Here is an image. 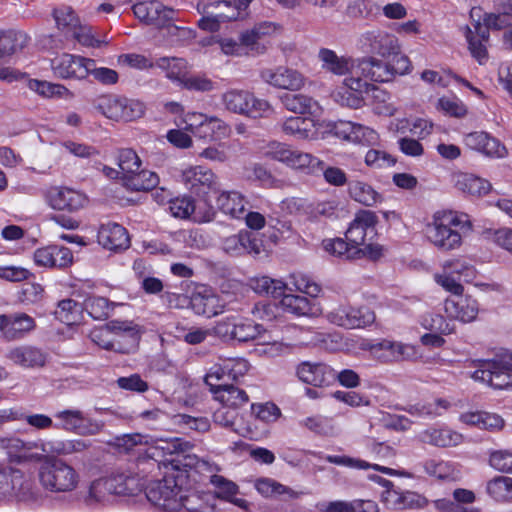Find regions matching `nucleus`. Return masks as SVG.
<instances>
[{
  "label": "nucleus",
  "mask_w": 512,
  "mask_h": 512,
  "mask_svg": "<svg viewBox=\"0 0 512 512\" xmlns=\"http://www.w3.org/2000/svg\"><path fill=\"white\" fill-rule=\"evenodd\" d=\"M21 470L12 467L0 468V499L13 494L14 484L20 480Z\"/></svg>",
  "instance_id": "774afa93"
},
{
  "label": "nucleus",
  "mask_w": 512,
  "mask_h": 512,
  "mask_svg": "<svg viewBox=\"0 0 512 512\" xmlns=\"http://www.w3.org/2000/svg\"><path fill=\"white\" fill-rule=\"evenodd\" d=\"M117 165L121 172L122 178L125 183L128 182V178L134 173L138 172L141 168V160L137 153L130 149H121L117 155Z\"/></svg>",
  "instance_id": "3c124183"
},
{
  "label": "nucleus",
  "mask_w": 512,
  "mask_h": 512,
  "mask_svg": "<svg viewBox=\"0 0 512 512\" xmlns=\"http://www.w3.org/2000/svg\"><path fill=\"white\" fill-rule=\"evenodd\" d=\"M221 102L231 113L252 119L268 117L273 108L269 101L257 98L252 92L244 89H229L221 95Z\"/></svg>",
  "instance_id": "20e7f679"
},
{
  "label": "nucleus",
  "mask_w": 512,
  "mask_h": 512,
  "mask_svg": "<svg viewBox=\"0 0 512 512\" xmlns=\"http://www.w3.org/2000/svg\"><path fill=\"white\" fill-rule=\"evenodd\" d=\"M465 145L488 157L503 158L507 155L506 147L501 142L484 131H475L465 135Z\"/></svg>",
  "instance_id": "393cba45"
},
{
  "label": "nucleus",
  "mask_w": 512,
  "mask_h": 512,
  "mask_svg": "<svg viewBox=\"0 0 512 512\" xmlns=\"http://www.w3.org/2000/svg\"><path fill=\"white\" fill-rule=\"evenodd\" d=\"M97 241L103 248L111 251L125 250L130 246L127 230L115 222H107L100 225Z\"/></svg>",
  "instance_id": "cd10ccee"
},
{
  "label": "nucleus",
  "mask_w": 512,
  "mask_h": 512,
  "mask_svg": "<svg viewBox=\"0 0 512 512\" xmlns=\"http://www.w3.org/2000/svg\"><path fill=\"white\" fill-rule=\"evenodd\" d=\"M189 303L196 314L206 317L216 316L223 311L219 296L205 286L192 293Z\"/></svg>",
  "instance_id": "c756f323"
},
{
  "label": "nucleus",
  "mask_w": 512,
  "mask_h": 512,
  "mask_svg": "<svg viewBox=\"0 0 512 512\" xmlns=\"http://www.w3.org/2000/svg\"><path fill=\"white\" fill-rule=\"evenodd\" d=\"M210 483L215 488V497L221 500L226 501L239 492V486L235 482L218 474L210 476Z\"/></svg>",
  "instance_id": "69168bd1"
},
{
  "label": "nucleus",
  "mask_w": 512,
  "mask_h": 512,
  "mask_svg": "<svg viewBox=\"0 0 512 512\" xmlns=\"http://www.w3.org/2000/svg\"><path fill=\"white\" fill-rule=\"evenodd\" d=\"M445 311L450 317L469 323L476 319L479 305L477 300L461 294L457 298L445 301Z\"/></svg>",
  "instance_id": "2f4dec72"
},
{
  "label": "nucleus",
  "mask_w": 512,
  "mask_h": 512,
  "mask_svg": "<svg viewBox=\"0 0 512 512\" xmlns=\"http://www.w3.org/2000/svg\"><path fill=\"white\" fill-rule=\"evenodd\" d=\"M38 476L43 488L55 493L73 491L80 479L78 472L61 459L43 463Z\"/></svg>",
  "instance_id": "39448f33"
},
{
  "label": "nucleus",
  "mask_w": 512,
  "mask_h": 512,
  "mask_svg": "<svg viewBox=\"0 0 512 512\" xmlns=\"http://www.w3.org/2000/svg\"><path fill=\"white\" fill-rule=\"evenodd\" d=\"M35 327V320L26 313L0 315V331L9 340L21 339Z\"/></svg>",
  "instance_id": "b1692460"
},
{
  "label": "nucleus",
  "mask_w": 512,
  "mask_h": 512,
  "mask_svg": "<svg viewBox=\"0 0 512 512\" xmlns=\"http://www.w3.org/2000/svg\"><path fill=\"white\" fill-rule=\"evenodd\" d=\"M169 210L176 218L192 219L194 222H209L214 217V211L207 200L196 203L191 197L184 196L169 201Z\"/></svg>",
  "instance_id": "f8f14e48"
},
{
  "label": "nucleus",
  "mask_w": 512,
  "mask_h": 512,
  "mask_svg": "<svg viewBox=\"0 0 512 512\" xmlns=\"http://www.w3.org/2000/svg\"><path fill=\"white\" fill-rule=\"evenodd\" d=\"M55 418L60 421L55 424L57 429H63L67 432L78 434V424L81 420V411L77 409H65L55 414Z\"/></svg>",
  "instance_id": "338daca9"
},
{
  "label": "nucleus",
  "mask_w": 512,
  "mask_h": 512,
  "mask_svg": "<svg viewBox=\"0 0 512 512\" xmlns=\"http://www.w3.org/2000/svg\"><path fill=\"white\" fill-rule=\"evenodd\" d=\"M488 455L490 467L501 473L512 474V449H494Z\"/></svg>",
  "instance_id": "052dcab7"
},
{
  "label": "nucleus",
  "mask_w": 512,
  "mask_h": 512,
  "mask_svg": "<svg viewBox=\"0 0 512 512\" xmlns=\"http://www.w3.org/2000/svg\"><path fill=\"white\" fill-rule=\"evenodd\" d=\"M332 131L338 138L354 143L373 145L378 141L376 131L351 121H337L333 125Z\"/></svg>",
  "instance_id": "4be33fe9"
},
{
  "label": "nucleus",
  "mask_w": 512,
  "mask_h": 512,
  "mask_svg": "<svg viewBox=\"0 0 512 512\" xmlns=\"http://www.w3.org/2000/svg\"><path fill=\"white\" fill-rule=\"evenodd\" d=\"M177 477L168 474L150 483L146 488L149 502L166 512H216L208 494L183 489Z\"/></svg>",
  "instance_id": "f257e3e1"
},
{
  "label": "nucleus",
  "mask_w": 512,
  "mask_h": 512,
  "mask_svg": "<svg viewBox=\"0 0 512 512\" xmlns=\"http://www.w3.org/2000/svg\"><path fill=\"white\" fill-rule=\"evenodd\" d=\"M323 247L329 254L342 259L351 260L360 258V248L351 245L348 240L341 238L324 240Z\"/></svg>",
  "instance_id": "49530a36"
},
{
  "label": "nucleus",
  "mask_w": 512,
  "mask_h": 512,
  "mask_svg": "<svg viewBox=\"0 0 512 512\" xmlns=\"http://www.w3.org/2000/svg\"><path fill=\"white\" fill-rule=\"evenodd\" d=\"M281 305L283 309L296 316H305L312 313L310 301L300 295L284 294L281 296Z\"/></svg>",
  "instance_id": "6e6d98bb"
},
{
  "label": "nucleus",
  "mask_w": 512,
  "mask_h": 512,
  "mask_svg": "<svg viewBox=\"0 0 512 512\" xmlns=\"http://www.w3.org/2000/svg\"><path fill=\"white\" fill-rule=\"evenodd\" d=\"M203 17L198 21L200 29L210 32L218 31L220 24L237 20L240 12L230 1H209L203 5Z\"/></svg>",
  "instance_id": "6e6552de"
},
{
  "label": "nucleus",
  "mask_w": 512,
  "mask_h": 512,
  "mask_svg": "<svg viewBox=\"0 0 512 512\" xmlns=\"http://www.w3.org/2000/svg\"><path fill=\"white\" fill-rule=\"evenodd\" d=\"M413 470L416 474H425L441 480L453 478L456 472L453 463L436 458H427L417 463Z\"/></svg>",
  "instance_id": "e433bc0d"
},
{
  "label": "nucleus",
  "mask_w": 512,
  "mask_h": 512,
  "mask_svg": "<svg viewBox=\"0 0 512 512\" xmlns=\"http://www.w3.org/2000/svg\"><path fill=\"white\" fill-rule=\"evenodd\" d=\"M234 324V338L239 342H247L250 340H254L257 337H259L262 334V332H264V328L262 325L256 324L250 319L234 318Z\"/></svg>",
  "instance_id": "5fc2aeb1"
},
{
  "label": "nucleus",
  "mask_w": 512,
  "mask_h": 512,
  "mask_svg": "<svg viewBox=\"0 0 512 512\" xmlns=\"http://www.w3.org/2000/svg\"><path fill=\"white\" fill-rule=\"evenodd\" d=\"M134 15L142 22L157 27L169 25L174 20L175 10L156 0L138 1L133 5Z\"/></svg>",
  "instance_id": "a211bd4d"
},
{
  "label": "nucleus",
  "mask_w": 512,
  "mask_h": 512,
  "mask_svg": "<svg viewBox=\"0 0 512 512\" xmlns=\"http://www.w3.org/2000/svg\"><path fill=\"white\" fill-rule=\"evenodd\" d=\"M155 66L166 72V77L173 82L182 84L188 74L187 62L183 58L160 57L156 59Z\"/></svg>",
  "instance_id": "ea45409f"
},
{
  "label": "nucleus",
  "mask_w": 512,
  "mask_h": 512,
  "mask_svg": "<svg viewBox=\"0 0 512 512\" xmlns=\"http://www.w3.org/2000/svg\"><path fill=\"white\" fill-rule=\"evenodd\" d=\"M289 167L310 175H319L323 169V161L310 153L295 149Z\"/></svg>",
  "instance_id": "09e8293b"
},
{
  "label": "nucleus",
  "mask_w": 512,
  "mask_h": 512,
  "mask_svg": "<svg viewBox=\"0 0 512 512\" xmlns=\"http://www.w3.org/2000/svg\"><path fill=\"white\" fill-rule=\"evenodd\" d=\"M331 323L347 328H364L374 323L376 316L369 307H352L341 305L328 314Z\"/></svg>",
  "instance_id": "1a4fd4ad"
},
{
  "label": "nucleus",
  "mask_w": 512,
  "mask_h": 512,
  "mask_svg": "<svg viewBox=\"0 0 512 512\" xmlns=\"http://www.w3.org/2000/svg\"><path fill=\"white\" fill-rule=\"evenodd\" d=\"M456 187L464 193L481 196L487 194L491 189V184L473 174H460L456 179Z\"/></svg>",
  "instance_id": "a18cd8bd"
},
{
  "label": "nucleus",
  "mask_w": 512,
  "mask_h": 512,
  "mask_svg": "<svg viewBox=\"0 0 512 512\" xmlns=\"http://www.w3.org/2000/svg\"><path fill=\"white\" fill-rule=\"evenodd\" d=\"M348 191L352 199L365 206H374L381 201V195L371 185L363 181L351 182Z\"/></svg>",
  "instance_id": "de8ad7c7"
},
{
  "label": "nucleus",
  "mask_w": 512,
  "mask_h": 512,
  "mask_svg": "<svg viewBox=\"0 0 512 512\" xmlns=\"http://www.w3.org/2000/svg\"><path fill=\"white\" fill-rule=\"evenodd\" d=\"M7 358L24 369H41L49 360V353L34 345H19L10 349Z\"/></svg>",
  "instance_id": "aec40b11"
},
{
  "label": "nucleus",
  "mask_w": 512,
  "mask_h": 512,
  "mask_svg": "<svg viewBox=\"0 0 512 512\" xmlns=\"http://www.w3.org/2000/svg\"><path fill=\"white\" fill-rule=\"evenodd\" d=\"M359 44L364 51L383 58L391 57L400 49L397 37L381 29L362 33L359 37Z\"/></svg>",
  "instance_id": "9d476101"
},
{
  "label": "nucleus",
  "mask_w": 512,
  "mask_h": 512,
  "mask_svg": "<svg viewBox=\"0 0 512 512\" xmlns=\"http://www.w3.org/2000/svg\"><path fill=\"white\" fill-rule=\"evenodd\" d=\"M216 400L226 407L238 408L249 401L246 391L232 384H216L211 382L207 384Z\"/></svg>",
  "instance_id": "473e14b6"
},
{
  "label": "nucleus",
  "mask_w": 512,
  "mask_h": 512,
  "mask_svg": "<svg viewBox=\"0 0 512 512\" xmlns=\"http://www.w3.org/2000/svg\"><path fill=\"white\" fill-rule=\"evenodd\" d=\"M297 376L306 384L323 387L335 381L336 370L324 363L302 362L297 367Z\"/></svg>",
  "instance_id": "5701e85b"
},
{
  "label": "nucleus",
  "mask_w": 512,
  "mask_h": 512,
  "mask_svg": "<svg viewBox=\"0 0 512 512\" xmlns=\"http://www.w3.org/2000/svg\"><path fill=\"white\" fill-rule=\"evenodd\" d=\"M254 488L265 498L280 497L284 500H291L297 499L303 494V492L295 491L275 479L268 477H260L256 479L254 481Z\"/></svg>",
  "instance_id": "f704fd0d"
},
{
  "label": "nucleus",
  "mask_w": 512,
  "mask_h": 512,
  "mask_svg": "<svg viewBox=\"0 0 512 512\" xmlns=\"http://www.w3.org/2000/svg\"><path fill=\"white\" fill-rule=\"evenodd\" d=\"M83 305L79 302L67 298L58 302L54 311L55 317L66 325L77 324L81 319Z\"/></svg>",
  "instance_id": "c03bdc74"
},
{
  "label": "nucleus",
  "mask_w": 512,
  "mask_h": 512,
  "mask_svg": "<svg viewBox=\"0 0 512 512\" xmlns=\"http://www.w3.org/2000/svg\"><path fill=\"white\" fill-rule=\"evenodd\" d=\"M159 184V177L156 173L149 170H139L131 175L126 182V186L134 191H148L154 189Z\"/></svg>",
  "instance_id": "4d7b16f0"
},
{
  "label": "nucleus",
  "mask_w": 512,
  "mask_h": 512,
  "mask_svg": "<svg viewBox=\"0 0 512 512\" xmlns=\"http://www.w3.org/2000/svg\"><path fill=\"white\" fill-rule=\"evenodd\" d=\"M280 101L285 109L294 114H314L316 109H318V102L316 100L311 96L301 93H285L280 96Z\"/></svg>",
  "instance_id": "4c0bfd02"
},
{
  "label": "nucleus",
  "mask_w": 512,
  "mask_h": 512,
  "mask_svg": "<svg viewBox=\"0 0 512 512\" xmlns=\"http://www.w3.org/2000/svg\"><path fill=\"white\" fill-rule=\"evenodd\" d=\"M181 180L191 193L204 199L209 193L219 190L216 175L211 169L201 165L183 170Z\"/></svg>",
  "instance_id": "0eeeda50"
},
{
  "label": "nucleus",
  "mask_w": 512,
  "mask_h": 512,
  "mask_svg": "<svg viewBox=\"0 0 512 512\" xmlns=\"http://www.w3.org/2000/svg\"><path fill=\"white\" fill-rule=\"evenodd\" d=\"M449 403L443 399H437L434 402L429 403H416L409 405L406 411L412 416L417 417H435L440 415L439 409H447Z\"/></svg>",
  "instance_id": "0e129e2a"
},
{
  "label": "nucleus",
  "mask_w": 512,
  "mask_h": 512,
  "mask_svg": "<svg viewBox=\"0 0 512 512\" xmlns=\"http://www.w3.org/2000/svg\"><path fill=\"white\" fill-rule=\"evenodd\" d=\"M370 354L381 362L406 360L414 355L411 345L389 340H382L368 346Z\"/></svg>",
  "instance_id": "a878e982"
},
{
  "label": "nucleus",
  "mask_w": 512,
  "mask_h": 512,
  "mask_svg": "<svg viewBox=\"0 0 512 512\" xmlns=\"http://www.w3.org/2000/svg\"><path fill=\"white\" fill-rule=\"evenodd\" d=\"M487 494L498 503L512 502V478L498 475L486 484Z\"/></svg>",
  "instance_id": "a19ab883"
},
{
  "label": "nucleus",
  "mask_w": 512,
  "mask_h": 512,
  "mask_svg": "<svg viewBox=\"0 0 512 512\" xmlns=\"http://www.w3.org/2000/svg\"><path fill=\"white\" fill-rule=\"evenodd\" d=\"M261 79L277 89L300 91L306 85L305 75L293 68L278 66L274 69H264L260 73Z\"/></svg>",
  "instance_id": "9b49d317"
},
{
  "label": "nucleus",
  "mask_w": 512,
  "mask_h": 512,
  "mask_svg": "<svg viewBox=\"0 0 512 512\" xmlns=\"http://www.w3.org/2000/svg\"><path fill=\"white\" fill-rule=\"evenodd\" d=\"M355 76L374 82L393 80V73L390 72V62L386 63L372 56L357 60Z\"/></svg>",
  "instance_id": "c85d7f7f"
},
{
  "label": "nucleus",
  "mask_w": 512,
  "mask_h": 512,
  "mask_svg": "<svg viewBox=\"0 0 512 512\" xmlns=\"http://www.w3.org/2000/svg\"><path fill=\"white\" fill-rule=\"evenodd\" d=\"M217 206L223 213L240 218L245 213L246 201L239 192L224 191L217 197Z\"/></svg>",
  "instance_id": "58836bf2"
},
{
  "label": "nucleus",
  "mask_w": 512,
  "mask_h": 512,
  "mask_svg": "<svg viewBox=\"0 0 512 512\" xmlns=\"http://www.w3.org/2000/svg\"><path fill=\"white\" fill-rule=\"evenodd\" d=\"M420 325L431 332L448 335L454 331V324L446 320L442 315L426 313L420 318Z\"/></svg>",
  "instance_id": "13d9d810"
},
{
  "label": "nucleus",
  "mask_w": 512,
  "mask_h": 512,
  "mask_svg": "<svg viewBox=\"0 0 512 512\" xmlns=\"http://www.w3.org/2000/svg\"><path fill=\"white\" fill-rule=\"evenodd\" d=\"M223 250L231 256L251 254L257 256L262 251V241L253 232L241 230L222 241Z\"/></svg>",
  "instance_id": "412c9836"
},
{
  "label": "nucleus",
  "mask_w": 512,
  "mask_h": 512,
  "mask_svg": "<svg viewBox=\"0 0 512 512\" xmlns=\"http://www.w3.org/2000/svg\"><path fill=\"white\" fill-rule=\"evenodd\" d=\"M318 59L321 62V69L335 76H345L350 74L355 77L357 60L346 56H338L334 50L329 48H320Z\"/></svg>",
  "instance_id": "bb28decb"
},
{
  "label": "nucleus",
  "mask_w": 512,
  "mask_h": 512,
  "mask_svg": "<svg viewBox=\"0 0 512 512\" xmlns=\"http://www.w3.org/2000/svg\"><path fill=\"white\" fill-rule=\"evenodd\" d=\"M112 487V483L108 482L106 477L93 481L85 498L86 504L92 506L104 502L108 495H113L111 493Z\"/></svg>",
  "instance_id": "680f3d73"
},
{
  "label": "nucleus",
  "mask_w": 512,
  "mask_h": 512,
  "mask_svg": "<svg viewBox=\"0 0 512 512\" xmlns=\"http://www.w3.org/2000/svg\"><path fill=\"white\" fill-rule=\"evenodd\" d=\"M478 369L470 376L494 389L512 387V352L496 355L492 359L478 360Z\"/></svg>",
  "instance_id": "7ed1b4c3"
},
{
  "label": "nucleus",
  "mask_w": 512,
  "mask_h": 512,
  "mask_svg": "<svg viewBox=\"0 0 512 512\" xmlns=\"http://www.w3.org/2000/svg\"><path fill=\"white\" fill-rule=\"evenodd\" d=\"M249 370V363L246 359L235 357L221 359V362L215 365L211 372L205 378L206 384H211L213 379L221 380L227 377L232 380L244 376Z\"/></svg>",
  "instance_id": "7c9ffc66"
},
{
  "label": "nucleus",
  "mask_w": 512,
  "mask_h": 512,
  "mask_svg": "<svg viewBox=\"0 0 512 512\" xmlns=\"http://www.w3.org/2000/svg\"><path fill=\"white\" fill-rule=\"evenodd\" d=\"M345 85L347 88L342 93H339L340 102L342 105L354 109L360 108L363 105L362 94L368 93L370 89H374L373 85L356 76L345 79Z\"/></svg>",
  "instance_id": "72a5a7b5"
},
{
  "label": "nucleus",
  "mask_w": 512,
  "mask_h": 512,
  "mask_svg": "<svg viewBox=\"0 0 512 512\" xmlns=\"http://www.w3.org/2000/svg\"><path fill=\"white\" fill-rule=\"evenodd\" d=\"M113 332L114 351L128 354L134 351L139 344L142 330L132 321H110Z\"/></svg>",
  "instance_id": "dca6fc26"
},
{
  "label": "nucleus",
  "mask_w": 512,
  "mask_h": 512,
  "mask_svg": "<svg viewBox=\"0 0 512 512\" xmlns=\"http://www.w3.org/2000/svg\"><path fill=\"white\" fill-rule=\"evenodd\" d=\"M53 17L57 28L70 35L80 23L79 17L70 6H60L54 9Z\"/></svg>",
  "instance_id": "864d4df0"
},
{
  "label": "nucleus",
  "mask_w": 512,
  "mask_h": 512,
  "mask_svg": "<svg viewBox=\"0 0 512 512\" xmlns=\"http://www.w3.org/2000/svg\"><path fill=\"white\" fill-rule=\"evenodd\" d=\"M281 130L298 140L308 139L311 135L310 121L300 116H291L281 124Z\"/></svg>",
  "instance_id": "603ef678"
},
{
  "label": "nucleus",
  "mask_w": 512,
  "mask_h": 512,
  "mask_svg": "<svg viewBox=\"0 0 512 512\" xmlns=\"http://www.w3.org/2000/svg\"><path fill=\"white\" fill-rule=\"evenodd\" d=\"M467 215L450 212L441 218H435L426 229L428 239L439 249L449 251L460 247L462 234L471 230Z\"/></svg>",
  "instance_id": "f03ea898"
},
{
  "label": "nucleus",
  "mask_w": 512,
  "mask_h": 512,
  "mask_svg": "<svg viewBox=\"0 0 512 512\" xmlns=\"http://www.w3.org/2000/svg\"><path fill=\"white\" fill-rule=\"evenodd\" d=\"M48 203L54 210L75 213L88 204V197L70 187H54L48 193Z\"/></svg>",
  "instance_id": "f3484780"
},
{
  "label": "nucleus",
  "mask_w": 512,
  "mask_h": 512,
  "mask_svg": "<svg viewBox=\"0 0 512 512\" xmlns=\"http://www.w3.org/2000/svg\"><path fill=\"white\" fill-rule=\"evenodd\" d=\"M443 268L449 274L453 276L457 275L458 280L467 283L472 282L476 278V270L474 266L460 259L446 261Z\"/></svg>",
  "instance_id": "e2e57ef3"
},
{
  "label": "nucleus",
  "mask_w": 512,
  "mask_h": 512,
  "mask_svg": "<svg viewBox=\"0 0 512 512\" xmlns=\"http://www.w3.org/2000/svg\"><path fill=\"white\" fill-rule=\"evenodd\" d=\"M248 285L256 293L270 295L273 298H280L287 289V284L283 281L268 276L250 278Z\"/></svg>",
  "instance_id": "37998d69"
},
{
  "label": "nucleus",
  "mask_w": 512,
  "mask_h": 512,
  "mask_svg": "<svg viewBox=\"0 0 512 512\" xmlns=\"http://www.w3.org/2000/svg\"><path fill=\"white\" fill-rule=\"evenodd\" d=\"M418 442L438 448L455 447L463 442L462 434L446 425H432L418 432Z\"/></svg>",
  "instance_id": "6ab92c4d"
},
{
  "label": "nucleus",
  "mask_w": 512,
  "mask_h": 512,
  "mask_svg": "<svg viewBox=\"0 0 512 512\" xmlns=\"http://www.w3.org/2000/svg\"><path fill=\"white\" fill-rule=\"evenodd\" d=\"M27 86L30 90L46 98H65L71 99L74 94L62 84L51 83L38 79H29Z\"/></svg>",
  "instance_id": "79ce46f5"
},
{
  "label": "nucleus",
  "mask_w": 512,
  "mask_h": 512,
  "mask_svg": "<svg viewBox=\"0 0 512 512\" xmlns=\"http://www.w3.org/2000/svg\"><path fill=\"white\" fill-rule=\"evenodd\" d=\"M28 36L21 31H2L0 32V61L15 52L22 50L28 44ZM24 77V74L0 67V79L12 82Z\"/></svg>",
  "instance_id": "2eb2a0df"
},
{
  "label": "nucleus",
  "mask_w": 512,
  "mask_h": 512,
  "mask_svg": "<svg viewBox=\"0 0 512 512\" xmlns=\"http://www.w3.org/2000/svg\"><path fill=\"white\" fill-rule=\"evenodd\" d=\"M83 308L95 320L107 319L112 311L109 300L99 296L88 297Z\"/></svg>",
  "instance_id": "bf43d9fd"
},
{
  "label": "nucleus",
  "mask_w": 512,
  "mask_h": 512,
  "mask_svg": "<svg viewBox=\"0 0 512 512\" xmlns=\"http://www.w3.org/2000/svg\"><path fill=\"white\" fill-rule=\"evenodd\" d=\"M95 107L107 118L117 121H133L145 112V105L141 101L115 95L100 97Z\"/></svg>",
  "instance_id": "423d86ee"
},
{
  "label": "nucleus",
  "mask_w": 512,
  "mask_h": 512,
  "mask_svg": "<svg viewBox=\"0 0 512 512\" xmlns=\"http://www.w3.org/2000/svg\"><path fill=\"white\" fill-rule=\"evenodd\" d=\"M89 65H92V59L69 53L51 60L54 75L61 79L83 80L88 76Z\"/></svg>",
  "instance_id": "ddd939ff"
},
{
  "label": "nucleus",
  "mask_w": 512,
  "mask_h": 512,
  "mask_svg": "<svg viewBox=\"0 0 512 512\" xmlns=\"http://www.w3.org/2000/svg\"><path fill=\"white\" fill-rule=\"evenodd\" d=\"M106 479L112 483L113 495H135L143 488L141 479L129 471L113 473Z\"/></svg>",
  "instance_id": "c9c22d12"
},
{
  "label": "nucleus",
  "mask_w": 512,
  "mask_h": 512,
  "mask_svg": "<svg viewBox=\"0 0 512 512\" xmlns=\"http://www.w3.org/2000/svg\"><path fill=\"white\" fill-rule=\"evenodd\" d=\"M378 217L370 210L359 211L348 227L345 238L351 245H365L366 241H372L377 235L376 225Z\"/></svg>",
  "instance_id": "4468645a"
},
{
  "label": "nucleus",
  "mask_w": 512,
  "mask_h": 512,
  "mask_svg": "<svg viewBox=\"0 0 512 512\" xmlns=\"http://www.w3.org/2000/svg\"><path fill=\"white\" fill-rule=\"evenodd\" d=\"M49 450L42 448L44 452H51L58 455H71L82 453L91 446L90 441L83 439H69L49 442Z\"/></svg>",
  "instance_id": "8fccbe9b"
}]
</instances>
